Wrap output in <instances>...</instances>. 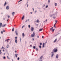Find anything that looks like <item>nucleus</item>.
Returning a JSON list of instances; mask_svg holds the SVG:
<instances>
[{
	"label": "nucleus",
	"mask_w": 61,
	"mask_h": 61,
	"mask_svg": "<svg viewBox=\"0 0 61 61\" xmlns=\"http://www.w3.org/2000/svg\"><path fill=\"white\" fill-rule=\"evenodd\" d=\"M35 34H36V32L35 31H34L33 34L31 35V37H34L35 36Z\"/></svg>",
	"instance_id": "1"
},
{
	"label": "nucleus",
	"mask_w": 61,
	"mask_h": 61,
	"mask_svg": "<svg viewBox=\"0 0 61 61\" xmlns=\"http://www.w3.org/2000/svg\"><path fill=\"white\" fill-rule=\"evenodd\" d=\"M53 51H54L55 53H56V52L57 51V48H55L53 50Z\"/></svg>",
	"instance_id": "2"
},
{
	"label": "nucleus",
	"mask_w": 61,
	"mask_h": 61,
	"mask_svg": "<svg viewBox=\"0 0 61 61\" xmlns=\"http://www.w3.org/2000/svg\"><path fill=\"white\" fill-rule=\"evenodd\" d=\"M31 31H34V28L32 27H31Z\"/></svg>",
	"instance_id": "3"
},
{
	"label": "nucleus",
	"mask_w": 61,
	"mask_h": 61,
	"mask_svg": "<svg viewBox=\"0 0 61 61\" xmlns=\"http://www.w3.org/2000/svg\"><path fill=\"white\" fill-rule=\"evenodd\" d=\"M9 40H10V39H9L7 40H6L5 42L6 41H7V42H9V41H8Z\"/></svg>",
	"instance_id": "4"
},
{
	"label": "nucleus",
	"mask_w": 61,
	"mask_h": 61,
	"mask_svg": "<svg viewBox=\"0 0 61 61\" xmlns=\"http://www.w3.org/2000/svg\"><path fill=\"white\" fill-rule=\"evenodd\" d=\"M6 24H4V25H2V27H5V26H6Z\"/></svg>",
	"instance_id": "5"
},
{
	"label": "nucleus",
	"mask_w": 61,
	"mask_h": 61,
	"mask_svg": "<svg viewBox=\"0 0 61 61\" xmlns=\"http://www.w3.org/2000/svg\"><path fill=\"white\" fill-rule=\"evenodd\" d=\"M22 36L23 37H24V36H25V35L24 34V33H23L22 34Z\"/></svg>",
	"instance_id": "6"
},
{
	"label": "nucleus",
	"mask_w": 61,
	"mask_h": 61,
	"mask_svg": "<svg viewBox=\"0 0 61 61\" xmlns=\"http://www.w3.org/2000/svg\"><path fill=\"white\" fill-rule=\"evenodd\" d=\"M6 9L7 10H8L9 9V6H7L6 7Z\"/></svg>",
	"instance_id": "7"
},
{
	"label": "nucleus",
	"mask_w": 61,
	"mask_h": 61,
	"mask_svg": "<svg viewBox=\"0 0 61 61\" xmlns=\"http://www.w3.org/2000/svg\"><path fill=\"white\" fill-rule=\"evenodd\" d=\"M15 14V12H13L12 13V15L14 16V14Z\"/></svg>",
	"instance_id": "8"
},
{
	"label": "nucleus",
	"mask_w": 61,
	"mask_h": 61,
	"mask_svg": "<svg viewBox=\"0 0 61 61\" xmlns=\"http://www.w3.org/2000/svg\"><path fill=\"white\" fill-rule=\"evenodd\" d=\"M15 43H16V44L17 43V39H15Z\"/></svg>",
	"instance_id": "9"
},
{
	"label": "nucleus",
	"mask_w": 61,
	"mask_h": 61,
	"mask_svg": "<svg viewBox=\"0 0 61 61\" xmlns=\"http://www.w3.org/2000/svg\"><path fill=\"white\" fill-rule=\"evenodd\" d=\"M2 23H0V28H1V26H2Z\"/></svg>",
	"instance_id": "10"
},
{
	"label": "nucleus",
	"mask_w": 61,
	"mask_h": 61,
	"mask_svg": "<svg viewBox=\"0 0 61 61\" xmlns=\"http://www.w3.org/2000/svg\"><path fill=\"white\" fill-rule=\"evenodd\" d=\"M51 53H52V54L51 55V56L52 57L54 56V54H53V53H54V52H52Z\"/></svg>",
	"instance_id": "11"
},
{
	"label": "nucleus",
	"mask_w": 61,
	"mask_h": 61,
	"mask_svg": "<svg viewBox=\"0 0 61 61\" xmlns=\"http://www.w3.org/2000/svg\"><path fill=\"white\" fill-rule=\"evenodd\" d=\"M43 56H41L40 57V59H41H41H42V58H43Z\"/></svg>",
	"instance_id": "12"
},
{
	"label": "nucleus",
	"mask_w": 61,
	"mask_h": 61,
	"mask_svg": "<svg viewBox=\"0 0 61 61\" xmlns=\"http://www.w3.org/2000/svg\"><path fill=\"white\" fill-rule=\"evenodd\" d=\"M25 17V16L23 15V17L21 19L22 20H23L24 18Z\"/></svg>",
	"instance_id": "13"
},
{
	"label": "nucleus",
	"mask_w": 61,
	"mask_h": 61,
	"mask_svg": "<svg viewBox=\"0 0 61 61\" xmlns=\"http://www.w3.org/2000/svg\"><path fill=\"white\" fill-rule=\"evenodd\" d=\"M17 56H18V54H15V56H16V57H17Z\"/></svg>",
	"instance_id": "14"
},
{
	"label": "nucleus",
	"mask_w": 61,
	"mask_h": 61,
	"mask_svg": "<svg viewBox=\"0 0 61 61\" xmlns=\"http://www.w3.org/2000/svg\"><path fill=\"white\" fill-rule=\"evenodd\" d=\"M1 49H2L4 50V49H5V48L3 46H2L1 48Z\"/></svg>",
	"instance_id": "15"
},
{
	"label": "nucleus",
	"mask_w": 61,
	"mask_h": 61,
	"mask_svg": "<svg viewBox=\"0 0 61 61\" xmlns=\"http://www.w3.org/2000/svg\"><path fill=\"white\" fill-rule=\"evenodd\" d=\"M57 40V39H56L54 41V43H55V42H56V41Z\"/></svg>",
	"instance_id": "16"
},
{
	"label": "nucleus",
	"mask_w": 61,
	"mask_h": 61,
	"mask_svg": "<svg viewBox=\"0 0 61 61\" xmlns=\"http://www.w3.org/2000/svg\"><path fill=\"white\" fill-rule=\"evenodd\" d=\"M43 47H45V43H43Z\"/></svg>",
	"instance_id": "17"
},
{
	"label": "nucleus",
	"mask_w": 61,
	"mask_h": 61,
	"mask_svg": "<svg viewBox=\"0 0 61 61\" xmlns=\"http://www.w3.org/2000/svg\"><path fill=\"white\" fill-rule=\"evenodd\" d=\"M15 33L16 34V35H18V33H17V31H15Z\"/></svg>",
	"instance_id": "18"
},
{
	"label": "nucleus",
	"mask_w": 61,
	"mask_h": 61,
	"mask_svg": "<svg viewBox=\"0 0 61 61\" xmlns=\"http://www.w3.org/2000/svg\"><path fill=\"white\" fill-rule=\"evenodd\" d=\"M56 58H58V55H56Z\"/></svg>",
	"instance_id": "19"
},
{
	"label": "nucleus",
	"mask_w": 61,
	"mask_h": 61,
	"mask_svg": "<svg viewBox=\"0 0 61 61\" xmlns=\"http://www.w3.org/2000/svg\"><path fill=\"white\" fill-rule=\"evenodd\" d=\"M55 21V22H56V23H55L54 24V25H56V23H57V21H56V20Z\"/></svg>",
	"instance_id": "20"
},
{
	"label": "nucleus",
	"mask_w": 61,
	"mask_h": 61,
	"mask_svg": "<svg viewBox=\"0 0 61 61\" xmlns=\"http://www.w3.org/2000/svg\"><path fill=\"white\" fill-rule=\"evenodd\" d=\"M43 29L42 28L41 29L39 30V31H42V30H43Z\"/></svg>",
	"instance_id": "21"
},
{
	"label": "nucleus",
	"mask_w": 61,
	"mask_h": 61,
	"mask_svg": "<svg viewBox=\"0 0 61 61\" xmlns=\"http://www.w3.org/2000/svg\"><path fill=\"white\" fill-rule=\"evenodd\" d=\"M12 31H14V28H13L12 29Z\"/></svg>",
	"instance_id": "22"
},
{
	"label": "nucleus",
	"mask_w": 61,
	"mask_h": 61,
	"mask_svg": "<svg viewBox=\"0 0 61 61\" xmlns=\"http://www.w3.org/2000/svg\"><path fill=\"white\" fill-rule=\"evenodd\" d=\"M37 23H39V21L38 20H37Z\"/></svg>",
	"instance_id": "23"
},
{
	"label": "nucleus",
	"mask_w": 61,
	"mask_h": 61,
	"mask_svg": "<svg viewBox=\"0 0 61 61\" xmlns=\"http://www.w3.org/2000/svg\"><path fill=\"white\" fill-rule=\"evenodd\" d=\"M53 27L51 28L50 29V30H52V29H53Z\"/></svg>",
	"instance_id": "24"
},
{
	"label": "nucleus",
	"mask_w": 61,
	"mask_h": 61,
	"mask_svg": "<svg viewBox=\"0 0 61 61\" xmlns=\"http://www.w3.org/2000/svg\"><path fill=\"white\" fill-rule=\"evenodd\" d=\"M55 6H56L57 5V4H56V3H55Z\"/></svg>",
	"instance_id": "25"
},
{
	"label": "nucleus",
	"mask_w": 61,
	"mask_h": 61,
	"mask_svg": "<svg viewBox=\"0 0 61 61\" xmlns=\"http://www.w3.org/2000/svg\"><path fill=\"white\" fill-rule=\"evenodd\" d=\"M33 48H34V49H36V47L35 46H33Z\"/></svg>",
	"instance_id": "26"
},
{
	"label": "nucleus",
	"mask_w": 61,
	"mask_h": 61,
	"mask_svg": "<svg viewBox=\"0 0 61 61\" xmlns=\"http://www.w3.org/2000/svg\"><path fill=\"white\" fill-rule=\"evenodd\" d=\"M6 2H5L4 4V6H5V5H6Z\"/></svg>",
	"instance_id": "27"
},
{
	"label": "nucleus",
	"mask_w": 61,
	"mask_h": 61,
	"mask_svg": "<svg viewBox=\"0 0 61 61\" xmlns=\"http://www.w3.org/2000/svg\"><path fill=\"white\" fill-rule=\"evenodd\" d=\"M19 59H20V58H19V57H18L17 58V60H19Z\"/></svg>",
	"instance_id": "28"
},
{
	"label": "nucleus",
	"mask_w": 61,
	"mask_h": 61,
	"mask_svg": "<svg viewBox=\"0 0 61 61\" xmlns=\"http://www.w3.org/2000/svg\"><path fill=\"white\" fill-rule=\"evenodd\" d=\"M36 51H38V49L37 48H36Z\"/></svg>",
	"instance_id": "29"
},
{
	"label": "nucleus",
	"mask_w": 61,
	"mask_h": 61,
	"mask_svg": "<svg viewBox=\"0 0 61 61\" xmlns=\"http://www.w3.org/2000/svg\"><path fill=\"white\" fill-rule=\"evenodd\" d=\"M54 30H55V29H53L52 30V32H53V31H54Z\"/></svg>",
	"instance_id": "30"
},
{
	"label": "nucleus",
	"mask_w": 61,
	"mask_h": 61,
	"mask_svg": "<svg viewBox=\"0 0 61 61\" xmlns=\"http://www.w3.org/2000/svg\"><path fill=\"white\" fill-rule=\"evenodd\" d=\"M28 27H29V28H30V25H28Z\"/></svg>",
	"instance_id": "31"
},
{
	"label": "nucleus",
	"mask_w": 61,
	"mask_h": 61,
	"mask_svg": "<svg viewBox=\"0 0 61 61\" xmlns=\"http://www.w3.org/2000/svg\"><path fill=\"white\" fill-rule=\"evenodd\" d=\"M7 58L8 59H10V58H9V57L8 56H7Z\"/></svg>",
	"instance_id": "32"
},
{
	"label": "nucleus",
	"mask_w": 61,
	"mask_h": 61,
	"mask_svg": "<svg viewBox=\"0 0 61 61\" xmlns=\"http://www.w3.org/2000/svg\"><path fill=\"white\" fill-rule=\"evenodd\" d=\"M47 7H48V6L47 5L46 6V8H47Z\"/></svg>",
	"instance_id": "33"
},
{
	"label": "nucleus",
	"mask_w": 61,
	"mask_h": 61,
	"mask_svg": "<svg viewBox=\"0 0 61 61\" xmlns=\"http://www.w3.org/2000/svg\"><path fill=\"white\" fill-rule=\"evenodd\" d=\"M5 56L3 57V59H5Z\"/></svg>",
	"instance_id": "34"
},
{
	"label": "nucleus",
	"mask_w": 61,
	"mask_h": 61,
	"mask_svg": "<svg viewBox=\"0 0 61 61\" xmlns=\"http://www.w3.org/2000/svg\"><path fill=\"white\" fill-rule=\"evenodd\" d=\"M7 16L8 18H9V17H10V16L9 15H8Z\"/></svg>",
	"instance_id": "35"
},
{
	"label": "nucleus",
	"mask_w": 61,
	"mask_h": 61,
	"mask_svg": "<svg viewBox=\"0 0 61 61\" xmlns=\"http://www.w3.org/2000/svg\"><path fill=\"white\" fill-rule=\"evenodd\" d=\"M55 24L54 25V27H56V26L55 25Z\"/></svg>",
	"instance_id": "36"
},
{
	"label": "nucleus",
	"mask_w": 61,
	"mask_h": 61,
	"mask_svg": "<svg viewBox=\"0 0 61 61\" xmlns=\"http://www.w3.org/2000/svg\"><path fill=\"white\" fill-rule=\"evenodd\" d=\"M40 45H42V43H40Z\"/></svg>",
	"instance_id": "37"
},
{
	"label": "nucleus",
	"mask_w": 61,
	"mask_h": 61,
	"mask_svg": "<svg viewBox=\"0 0 61 61\" xmlns=\"http://www.w3.org/2000/svg\"><path fill=\"white\" fill-rule=\"evenodd\" d=\"M15 39H17V37H15Z\"/></svg>",
	"instance_id": "38"
},
{
	"label": "nucleus",
	"mask_w": 61,
	"mask_h": 61,
	"mask_svg": "<svg viewBox=\"0 0 61 61\" xmlns=\"http://www.w3.org/2000/svg\"><path fill=\"white\" fill-rule=\"evenodd\" d=\"M53 18H54V19H55V18H56V17H53Z\"/></svg>",
	"instance_id": "39"
},
{
	"label": "nucleus",
	"mask_w": 61,
	"mask_h": 61,
	"mask_svg": "<svg viewBox=\"0 0 61 61\" xmlns=\"http://www.w3.org/2000/svg\"><path fill=\"white\" fill-rule=\"evenodd\" d=\"M39 47L40 48H41V46H39Z\"/></svg>",
	"instance_id": "40"
},
{
	"label": "nucleus",
	"mask_w": 61,
	"mask_h": 61,
	"mask_svg": "<svg viewBox=\"0 0 61 61\" xmlns=\"http://www.w3.org/2000/svg\"><path fill=\"white\" fill-rule=\"evenodd\" d=\"M30 46L31 47H32V45H30Z\"/></svg>",
	"instance_id": "41"
},
{
	"label": "nucleus",
	"mask_w": 61,
	"mask_h": 61,
	"mask_svg": "<svg viewBox=\"0 0 61 61\" xmlns=\"http://www.w3.org/2000/svg\"><path fill=\"white\" fill-rule=\"evenodd\" d=\"M24 26H23L22 27V28H23V27H24Z\"/></svg>",
	"instance_id": "42"
},
{
	"label": "nucleus",
	"mask_w": 61,
	"mask_h": 61,
	"mask_svg": "<svg viewBox=\"0 0 61 61\" xmlns=\"http://www.w3.org/2000/svg\"><path fill=\"white\" fill-rule=\"evenodd\" d=\"M1 34H3V31H2L1 32Z\"/></svg>",
	"instance_id": "43"
},
{
	"label": "nucleus",
	"mask_w": 61,
	"mask_h": 61,
	"mask_svg": "<svg viewBox=\"0 0 61 61\" xmlns=\"http://www.w3.org/2000/svg\"><path fill=\"white\" fill-rule=\"evenodd\" d=\"M32 40H33V41H34V38H33Z\"/></svg>",
	"instance_id": "44"
},
{
	"label": "nucleus",
	"mask_w": 61,
	"mask_h": 61,
	"mask_svg": "<svg viewBox=\"0 0 61 61\" xmlns=\"http://www.w3.org/2000/svg\"><path fill=\"white\" fill-rule=\"evenodd\" d=\"M42 38H44V36H42Z\"/></svg>",
	"instance_id": "45"
},
{
	"label": "nucleus",
	"mask_w": 61,
	"mask_h": 61,
	"mask_svg": "<svg viewBox=\"0 0 61 61\" xmlns=\"http://www.w3.org/2000/svg\"><path fill=\"white\" fill-rule=\"evenodd\" d=\"M48 3H49V2H50V1H49V0H48Z\"/></svg>",
	"instance_id": "46"
},
{
	"label": "nucleus",
	"mask_w": 61,
	"mask_h": 61,
	"mask_svg": "<svg viewBox=\"0 0 61 61\" xmlns=\"http://www.w3.org/2000/svg\"><path fill=\"white\" fill-rule=\"evenodd\" d=\"M3 19L4 20H5V18H3Z\"/></svg>",
	"instance_id": "47"
},
{
	"label": "nucleus",
	"mask_w": 61,
	"mask_h": 61,
	"mask_svg": "<svg viewBox=\"0 0 61 61\" xmlns=\"http://www.w3.org/2000/svg\"><path fill=\"white\" fill-rule=\"evenodd\" d=\"M1 54H2V52H1L0 53V55H1Z\"/></svg>",
	"instance_id": "48"
},
{
	"label": "nucleus",
	"mask_w": 61,
	"mask_h": 61,
	"mask_svg": "<svg viewBox=\"0 0 61 61\" xmlns=\"http://www.w3.org/2000/svg\"><path fill=\"white\" fill-rule=\"evenodd\" d=\"M4 50L5 49L3 50V51H5V50Z\"/></svg>",
	"instance_id": "49"
},
{
	"label": "nucleus",
	"mask_w": 61,
	"mask_h": 61,
	"mask_svg": "<svg viewBox=\"0 0 61 61\" xmlns=\"http://www.w3.org/2000/svg\"><path fill=\"white\" fill-rule=\"evenodd\" d=\"M33 9L34 11V8H33Z\"/></svg>",
	"instance_id": "50"
},
{
	"label": "nucleus",
	"mask_w": 61,
	"mask_h": 61,
	"mask_svg": "<svg viewBox=\"0 0 61 61\" xmlns=\"http://www.w3.org/2000/svg\"><path fill=\"white\" fill-rule=\"evenodd\" d=\"M3 32H5V30H3Z\"/></svg>",
	"instance_id": "51"
},
{
	"label": "nucleus",
	"mask_w": 61,
	"mask_h": 61,
	"mask_svg": "<svg viewBox=\"0 0 61 61\" xmlns=\"http://www.w3.org/2000/svg\"><path fill=\"white\" fill-rule=\"evenodd\" d=\"M32 12H31L30 13L31 14H32Z\"/></svg>",
	"instance_id": "52"
},
{
	"label": "nucleus",
	"mask_w": 61,
	"mask_h": 61,
	"mask_svg": "<svg viewBox=\"0 0 61 61\" xmlns=\"http://www.w3.org/2000/svg\"><path fill=\"white\" fill-rule=\"evenodd\" d=\"M39 36H38L37 37H38V38H39Z\"/></svg>",
	"instance_id": "53"
},
{
	"label": "nucleus",
	"mask_w": 61,
	"mask_h": 61,
	"mask_svg": "<svg viewBox=\"0 0 61 61\" xmlns=\"http://www.w3.org/2000/svg\"><path fill=\"white\" fill-rule=\"evenodd\" d=\"M27 20H26V21H25V22H27Z\"/></svg>",
	"instance_id": "54"
},
{
	"label": "nucleus",
	"mask_w": 61,
	"mask_h": 61,
	"mask_svg": "<svg viewBox=\"0 0 61 61\" xmlns=\"http://www.w3.org/2000/svg\"><path fill=\"white\" fill-rule=\"evenodd\" d=\"M46 21H47V19H46Z\"/></svg>",
	"instance_id": "55"
},
{
	"label": "nucleus",
	"mask_w": 61,
	"mask_h": 61,
	"mask_svg": "<svg viewBox=\"0 0 61 61\" xmlns=\"http://www.w3.org/2000/svg\"><path fill=\"white\" fill-rule=\"evenodd\" d=\"M20 2V1H19L18 2V3H19V2Z\"/></svg>",
	"instance_id": "56"
},
{
	"label": "nucleus",
	"mask_w": 61,
	"mask_h": 61,
	"mask_svg": "<svg viewBox=\"0 0 61 61\" xmlns=\"http://www.w3.org/2000/svg\"><path fill=\"white\" fill-rule=\"evenodd\" d=\"M20 2V1H19L18 2V3H19V2Z\"/></svg>",
	"instance_id": "57"
},
{
	"label": "nucleus",
	"mask_w": 61,
	"mask_h": 61,
	"mask_svg": "<svg viewBox=\"0 0 61 61\" xmlns=\"http://www.w3.org/2000/svg\"><path fill=\"white\" fill-rule=\"evenodd\" d=\"M22 1V0H20V1Z\"/></svg>",
	"instance_id": "58"
},
{
	"label": "nucleus",
	"mask_w": 61,
	"mask_h": 61,
	"mask_svg": "<svg viewBox=\"0 0 61 61\" xmlns=\"http://www.w3.org/2000/svg\"><path fill=\"white\" fill-rule=\"evenodd\" d=\"M21 38H20V41H21Z\"/></svg>",
	"instance_id": "59"
},
{
	"label": "nucleus",
	"mask_w": 61,
	"mask_h": 61,
	"mask_svg": "<svg viewBox=\"0 0 61 61\" xmlns=\"http://www.w3.org/2000/svg\"><path fill=\"white\" fill-rule=\"evenodd\" d=\"M15 53H16V51H15Z\"/></svg>",
	"instance_id": "60"
},
{
	"label": "nucleus",
	"mask_w": 61,
	"mask_h": 61,
	"mask_svg": "<svg viewBox=\"0 0 61 61\" xmlns=\"http://www.w3.org/2000/svg\"><path fill=\"white\" fill-rule=\"evenodd\" d=\"M8 20H7V21H8Z\"/></svg>",
	"instance_id": "61"
},
{
	"label": "nucleus",
	"mask_w": 61,
	"mask_h": 61,
	"mask_svg": "<svg viewBox=\"0 0 61 61\" xmlns=\"http://www.w3.org/2000/svg\"><path fill=\"white\" fill-rule=\"evenodd\" d=\"M47 43V42L46 41V42H45V43Z\"/></svg>",
	"instance_id": "62"
},
{
	"label": "nucleus",
	"mask_w": 61,
	"mask_h": 61,
	"mask_svg": "<svg viewBox=\"0 0 61 61\" xmlns=\"http://www.w3.org/2000/svg\"><path fill=\"white\" fill-rule=\"evenodd\" d=\"M1 50H0V52H1Z\"/></svg>",
	"instance_id": "63"
},
{
	"label": "nucleus",
	"mask_w": 61,
	"mask_h": 61,
	"mask_svg": "<svg viewBox=\"0 0 61 61\" xmlns=\"http://www.w3.org/2000/svg\"><path fill=\"white\" fill-rule=\"evenodd\" d=\"M29 19L28 20V21H29Z\"/></svg>",
	"instance_id": "64"
}]
</instances>
